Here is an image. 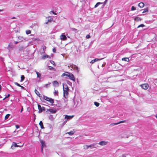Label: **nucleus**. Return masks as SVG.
I'll return each instance as SVG.
<instances>
[{"instance_id": "1", "label": "nucleus", "mask_w": 157, "mask_h": 157, "mask_svg": "<svg viewBox=\"0 0 157 157\" xmlns=\"http://www.w3.org/2000/svg\"><path fill=\"white\" fill-rule=\"evenodd\" d=\"M43 98L44 100L49 102L50 104V105L54 103V100L51 98H49L46 96L43 95Z\"/></svg>"}, {"instance_id": "2", "label": "nucleus", "mask_w": 157, "mask_h": 157, "mask_svg": "<svg viewBox=\"0 0 157 157\" xmlns=\"http://www.w3.org/2000/svg\"><path fill=\"white\" fill-rule=\"evenodd\" d=\"M63 96L66 98H67L68 97V92L69 91V89L67 86L66 88H64L63 86Z\"/></svg>"}, {"instance_id": "3", "label": "nucleus", "mask_w": 157, "mask_h": 157, "mask_svg": "<svg viewBox=\"0 0 157 157\" xmlns=\"http://www.w3.org/2000/svg\"><path fill=\"white\" fill-rule=\"evenodd\" d=\"M38 107L39 110L38 113H41L43 110L44 111L45 110V108L44 107H41V105L39 104L38 105Z\"/></svg>"}, {"instance_id": "4", "label": "nucleus", "mask_w": 157, "mask_h": 157, "mask_svg": "<svg viewBox=\"0 0 157 157\" xmlns=\"http://www.w3.org/2000/svg\"><path fill=\"white\" fill-rule=\"evenodd\" d=\"M21 146H19L17 145V143L15 142H13L11 146V148L13 149L15 147H21Z\"/></svg>"}, {"instance_id": "5", "label": "nucleus", "mask_w": 157, "mask_h": 157, "mask_svg": "<svg viewBox=\"0 0 157 157\" xmlns=\"http://www.w3.org/2000/svg\"><path fill=\"white\" fill-rule=\"evenodd\" d=\"M68 77L69 78L74 81H75V78L73 75L71 73H69V75Z\"/></svg>"}, {"instance_id": "6", "label": "nucleus", "mask_w": 157, "mask_h": 157, "mask_svg": "<svg viewBox=\"0 0 157 157\" xmlns=\"http://www.w3.org/2000/svg\"><path fill=\"white\" fill-rule=\"evenodd\" d=\"M40 142L41 144V150L42 151H43V148L44 147H45V142L44 140H40Z\"/></svg>"}, {"instance_id": "7", "label": "nucleus", "mask_w": 157, "mask_h": 157, "mask_svg": "<svg viewBox=\"0 0 157 157\" xmlns=\"http://www.w3.org/2000/svg\"><path fill=\"white\" fill-rule=\"evenodd\" d=\"M141 87L144 90H147L148 87L149 86L147 84H144L140 85Z\"/></svg>"}, {"instance_id": "8", "label": "nucleus", "mask_w": 157, "mask_h": 157, "mask_svg": "<svg viewBox=\"0 0 157 157\" xmlns=\"http://www.w3.org/2000/svg\"><path fill=\"white\" fill-rule=\"evenodd\" d=\"M60 39L65 40L67 39V38L65 35L62 34L60 36Z\"/></svg>"}, {"instance_id": "9", "label": "nucleus", "mask_w": 157, "mask_h": 157, "mask_svg": "<svg viewBox=\"0 0 157 157\" xmlns=\"http://www.w3.org/2000/svg\"><path fill=\"white\" fill-rule=\"evenodd\" d=\"M107 1H105L104 3H101L100 2H98L97 3V4L95 5L94 7L95 8L97 7H98L99 5L103 4V6H104L105 5V4L107 2Z\"/></svg>"}, {"instance_id": "10", "label": "nucleus", "mask_w": 157, "mask_h": 157, "mask_svg": "<svg viewBox=\"0 0 157 157\" xmlns=\"http://www.w3.org/2000/svg\"><path fill=\"white\" fill-rule=\"evenodd\" d=\"M52 19L51 17L49 16L48 17L46 18V20L47 21L46 22V24L48 23V22H51V21L52 20Z\"/></svg>"}, {"instance_id": "11", "label": "nucleus", "mask_w": 157, "mask_h": 157, "mask_svg": "<svg viewBox=\"0 0 157 157\" xmlns=\"http://www.w3.org/2000/svg\"><path fill=\"white\" fill-rule=\"evenodd\" d=\"M48 111L52 113H54L56 112V109H49Z\"/></svg>"}, {"instance_id": "12", "label": "nucleus", "mask_w": 157, "mask_h": 157, "mask_svg": "<svg viewBox=\"0 0 157 157\" xmlns=\"http://www.w3.org/2000/svg\"><path fill=\"white\" fill-rule=\"evenodd\" d=\"M74 117V115L69 116L66 115L65 116V119H67V120H69L72 118Z\"/></svg>"}, {"instance_id": "13", "label": "nucleus", "mask_w": 157, "mask_h": 157, "mask_svg": "<svg viewBox=\"0 0 157 157\" xmlns=\"http://www.w3.org/2000/svg\"><path fill=\"white\" fill-rule=\"evenodd\" d=\"M125 121H126L125 120L122 121H120V122H119L117 123H112L111 124V125H117V124H120V123L125 122Z\"/></svg>"}, {"instance_id": "14", "label": "nucleus", "mask_w": 157, "mask_h": 157, "mask_svg": "<svg viewBox=\"0 0 157 157\" xmlns=\"http://www.w3.org/2000/svg\"><path fill=\"white\" fill-rule=\"evenodd\" d=\"M107 143V142H105V141H101L100 142L99 144L101 145V146H103V145H106Z\"/></svg>"}, {"instance_id": "15", "label": "nucleus", "mask_w": 157, "mask_h": 157, "mask_svg": "<svg viewBox=\"0 0 157 157\" xmlns=\"http://www.w3.org/2000/svg\"><path fill=\"white\" fill-rule=\"evenodd\" d=\"M52 83L53 85L55 86H58L59 85V82L57 81H56L53 82Z\"/></svg>"}, {"instance_id": "16", "label": "nucleus", "mask_w": 157, "mask_h": 157, "mask_svg": "<svg viewBox=\"0 0 157 157\" xmlns=\"http://www.w3.org/2000/svg\"><path fill=\"white\" fill-rule=\"evenodd\" d=\"M144 3L143 2H140L138 4V6L140 8H142L144 6Z\"/></svg>"}, {"instance_id": "17", "label": "nucleus", "mask_w": 157, "mask_h": 157, "mask_svg": "<svg viewBox=\"0 0 157 157\" xmlns=\"http://www.w3.org/2000/svg\"><path fill=\"white\" fill-rule=\"evenodd\" d=\"M39 124L40 125L41 128L42 129H43L44 128V127L42 121H40Z\"/></svg>"}, {"instance_id": "18", "label": "nucleus", "mask_w": 157, "mask_h": 157, "mask_svg": "<svg viewBox=\"0 0 157 157\" xmlns=\"http://www.w3.org/2000/svg\"><path fill=\"white\" fill-rule=\"evenodd\" d=\"M35 92L36 94L39 97H40V94L39 93V92L36 89H35Z\"/></svg>"}, {"instance_id": "19", "label": "nucleus", "mask_w": 157, "mask_h": 157, "mask_svg": "<svg viewBox=\"0 0 157 157\" xmlns=\"http://www.w3.org/2000/svg\"><path fill=\"white\" fill-rule=\"evenodd\" d=\"M134 20L137 21H140L141 20V19L137 16L134 18Z\"/></svg>"}, {"instance_id": "20", "label": "nucleus", "mask_w": 157, "mask_h": 157, "mask_svg": "<svg viewBox=\"0 0 157 157\" xmlns=\"http://www.w3.org/2000/svg\"><path fill=\"white\" fill-rule=\"evenodd\" d=\"M99 60V59H97V58L95 59L92 60L90 61V63L93 64V63H94L95 62Z\"/></svg>"}, {"instance_id": "21", "label": "nucleus", "mask_w": 157, "mask_h": 157, "mask_svg": "<svg viewBox=\"0 0 157 157\" xmlns=\"http://www.w3.org/2000/svg\"><path fill=\"white\" fill-rule=\"evenodd\" d=\"M69 73H70L68 72H65L63 73L62 75L63 76H67L68 77L69 75Z\"/></svg>"}, {"instance_id": "22", "label": "nucleus", "mask_w": 157, "mask_h": 157, "mask_svg": "<svg viewBox=\"0 0 157 157\" xmlns=\"http://www.w3.org/2000/svg\"><path fill=\"white\" fill-rule=\"evenodd\" d=\"M54 95H56L58 96L59 92L57 90H55V91L54 92Z\"/></svg>"}, {"instance_id": "23", "label": "nucleus", "mask_w": 157, "mask_h": 157, "mask_svg": "<svg viewBox=\"0 0 157 157\" xmlns=\"http://www.w3.org/2000/svg\"><path fill=\"white\" fill-rule=\"evenodd\" d=\"M122 60L123 61H125L127 62H128L129 60V58H123L122 59Z\"/></svg>"}, {"instance_id": "24", "label": "nucleus", "mask_w": 157, "mask_h": 157, "mask_svg": "<svg viewBox=\"0 0 157 157\" xmlns=\"http://www.w3.org/2000/svg\"><path fill=\"white\" fill-rule=\"evenodd\" d=\"M36 73L37 75V77L39 78H40L41 76V74L37 71L36 72Z\"/></svg>"}, {"instance_id": "25", "label": "nucleus", "mask_w": 157, "mask_h": 157, "mask_svg": "<svg viewBox=\"0 0 157 157\" xmlns=\"http://www.w3.org/2000/svg\"><path fill=\"white\" fill-rule=\"evenodd\" d=\"M148 8L147 7L145 8H144V11L142 13H144L147 12L148 11Z\"/></svg>"}, {"instance_id": "26", "label": "nucleus", "mask_w": 157, "mask_h": 157, "mask_svg": "<svg viewBox=\"0 0 157 157\" xmlns=\"http://www.w3.org/2000/svg\"><path fill=\"white\" fill-rule=\"evenodd\" d=\"M49 57V56L48 55H44L42 56V59H44L46 58H47Z\"/></svg>"}, {"instance_id": "27", "label": "nucleus", "mask_w": 157, "mask_h": 157, "mask_svg": "<svg viewBox=\"0 0 157 157\" xmlns=\"http://www.w3.org/2000/svg\"><path fill=\"white\" fill-rule=\"evenodd\" d=\"M10 114H6L5 117V120H7V119L10 116Z\"/></svg>"}, {"instance_id": "28", "label": "nucleus", "mask_w": 157, "mask_h": 157, "mask_svg": "<svg viewBox=\"0 0 157 157\" xmlns=\"http://www.w3.org/2000/svg\"><path fill=\"white\" fill-rule=\"evenodd\" d=\"M25 78V77L24 75H22L21 76V82L23 81Z\"/></svg>"}, {"instance_id": "29", "label": "nucleus", "mask_w": 157, "mask_h": 157, "mask_svg": "<svg viewBox=\"0 0 157 157\" xmlns=\"http://www.w3.org/2000/svg\"><path fill=\"white\" fill-rule=\"evenodd\" d=\"M88 147H92L93 148H95L96 147H94V144H91L89 145H88Z\"/></svg>"}, {"instance_id": "30", "label": "nucleus", "mask_w": 157, "mask_h": 157, "mask_svg": "<svg viewBox=\"0 0 157 157\" xmlns=\"http://www.w3.org/2000/svg\"><path fill=\"white\" fill-rule=\"evenodd\" d=\"M26 34H27V35L31 33V30H27L26 31Z\"/></svg>"}, {"instance_id": "31", "label": "nucleus", "mask_w": 157, "mask_h": 157, "mask_svg": "<svg viewBox=\"0 0 157 157\" xmlns=\"http://www.w3.org/2000/svg\"><path fill=\"white\" fill-rule=\"evenodd\" d=\"M94 104L97 107H98L100 104L98 102L96 101L94 102Z\"/></svg>"}, {"instance_id": "32", "label": "nucleus", "mask_w": 157, "mask_h": 157, "mask_svg": "<svg viewBox=\"0 0 157 157\" xmlns=\"http://www.w3.org/2000/svg\"><path fill=\"white\" fill-rule=\"evenodd\" d=\"M67 133L68 134L70 135H72L74 134V132L73 131H71L67 132Z\"/></svg>"}, {"instance_id": "33", "label": "nucleus", "mask_w": 157, "mask_h": 157, "mask_svg": "<svg viewBox=\"0 0 157 157\" xmlns=\"http://www.w3.org/2000/svg\"><path fill=\"white\" fill-rule=\"evenodd\" d=\"M51 84V83L50 82H48V84H45V85H44V86L46 87H48L49 86L50 84Z\"/></svg>"}, {"instance_id": "34", "label": "nucleus", "mask_w": 157, "mask_h": 157, "mask_svg": "<svg viewBox=\"0 0 157 157\" xmlns=\"http://www.w3.org/2000/svg\"><path fill=\"white\" fill-rule=\"evenodd\" d=\"M83 148H84V149H87L89 148V147H88V145H84L83 146Z\"/></svg>"}, {"instance_id": "35", "label": "nucleus", "mask_w": 157, "mask_h": 157, "mask_svg": "<svg viewBox=\"0 0 157 157\" xmlns=\"http://www.w3.org/2000/svg\"><path fill=\"white\" fill-rule=\"evenodd\" d=\"M144 26H145V25H144L143 24H141L140 25H139L138 26L137 28H139L140 27H144Z\"/></svg>"}, {"instance_id": "36", "label": "nucleus", "mask_w": 157, "mask_h": 157, "mask_svg": "<svg viewBox=\"0 0 157 157\" xmlns=\"http://www.w3.org/2000/svg\"><path fill=\"white\" fill-rule=\"evenodd\" d=\"M49 13L50 14H53L55 15H56V13H55L54 11H51L49 12Z\"/></svg>"}, {"instance_id": "37", "label": "nucleus", "mask_w": 157, "mask_h": 157, "mask_svg": "<svg viewBox=\"0 0 157 157\" xmlns=\"http://www.w3.org/2000/svg\"><path fill=\"white\" fill-rule=\"evenodd\" d=\"M136 10V8L134 6H132L131 8V10L132 11H133L135 10Z\"/></svg>"}, {"instance_id": "38", "label": "nucleus", "mask_w": 157, "mask_h": 157, "mask_svg": "<svg viewBox=\"0 0 157 157\" xmlns=\"http://www.w3.org/2000/svg\"><path fill=\"white\" fill-rule=\"evenodd\" d=\"M10 96V94H8V95H7V96H6L5 98H4L3 99V100H5L6 98H9Z\"/></svg>"}, {"instance_id": "39", "label": "nucleus", "mask_w": 157, "mask_h": 157, "mask_svg": "<svg viewBox=\"0 0 157 157\" xmlns=\"http://www.w3.org/2000/svg\"><path fill=\"white\" fill-rule=\"evenodd\" d=\"M70 66L71 67L73 68L74 67H75V65H74L73 64H70Z\"/></svg>"}, {"instance_id": "40", "label": "nucleus", "mask_w": 157, "mask_h": 157, "mask_svg": "<svg viewBox=\"0 0 157 157\" xmlns=\"http://www.w3.org/2000/svg\"><path fill=\"white\" fill-rule=\"evenodd\" d=\"M14 84L15 85H17V86H19V87H20V86H21V85L20 84H19V83H17V82H14Z\"/></svg>"}, {"instance_id": "41", "label": "nucleus", "mask_w": 157, "mask_h": 157, "mask_svg": "<svg viewBox=\"0 0 157 157\" xmlns=\"http://www.w3.org/2000/svg\"><path fill=\"white\" fill-rule=\"evenodd\" d=\"M50 62L53 65H55L56 64H55V62L51 60L50 61Z\"/></svg>"}, {"instance_id": "42", "label": "nucleus", "mask_w": 157, "mask_h": 157, "mask_svg": "<svg viewBox=\"0 0 157 157\" xmlns=\"http://www.w3.org/2000/svg\"><path fill=\"white\" fill-rule=\"evenodd\" d=\"M72 68L74 69H76V70H77L78 71V67H77L76 65H75V67H74L73 68Z\"/></svg>"}, {"instance_id": "43", "label": "nucleus", "mask_w": 157, "mask_h": 157, "mask_svg": "<svg viewBox=\"0 0 157 157\" xmlns=\"http://www.w3.org/2000/svg\"><path fill=\"white\" fill-rule=\"evenodd\" d=\"M90 37V35L88 34L86 35V37L87 39H89Z\"/></svg>"}, {"instance_id": "44", "label": "nucleus", "mask_w": 157, "mask_h": 157, "mask_svg": "<svg viewBox=\"0 0 157 157\" xmlns=\"http://www.w3.org/2000/svg\"><path fill=\"white\" fill-rule=\"evenodd\" d=\"M48 68L50 69V70H52V69H53V67H52V66H48Z\"/></svg>"}, {"instance_id": "45", "label": "nucleus", "mask_w": 157, "mask_h": 157, "mask_svg": "<svg viewBox=\"0 0 157 157\" xmlns=\"http://www.w3.org/2000/svg\"><path fill=\"white\" fill-rule=\"evenodd\" d=\"M23 49V47H21L20 48L19 50L20 51H21Z\"/></svg>"}, {"instance_id": "46", "label": "nucleus", "mask_w": 157, "mask_h": 157, "mask_svg": "<svg viewBox=\"0 0 157 157\" xmlns=\"http://www.w3.org/2000/svg\"><path fill=\"white\" fill-rule=\"evenodd\" d=\"M72 31H76L77 30V29L75 28H72Z\"/></svg>"}, {"instance_id": "47", "label": "nucleus", "mask_w": 157, "mask_h": 157, "mask_svg": "<svg viewBox=\"0 0 157 157\" xmlns=\"http://www.w3.org/2000/svg\"><path fill=\"white\" fill-rule=\"evenodd\" d=\"M52 51L53 52L55 53L56 52V49L55 48H53L52 49Z\"/></svg>"}, {"instance_id": "48", "label": "nucleus", "mask_w": 157, "mask_h": 157, "mask_svg": "<svg viewBox=\"0 0 157 157\" xmlns=\"http://www.w3.org/2000/svg\"><path fill=\"white\" fill-rule=\"evenodd\" d=\"M15 127L16 128L18 129L19 128V126L18 125H16Z\"/></svg>"}, {"instance_id": "49", "label": "nucleus", "mask_w": 157, "mask_h": 157, "mask_svg": "<svg viewBox=\"0 0 157 157\" xmlns=\"http://www.w3.org/2000/svg\"><path fill=\"white\" fill-rule=\"evenodd\" d=\"M20 87H21L22 89H24V87L23 86L21 85L20 86Z\"/></svg>"}, {"instance_id": "50", "label": "nucleus", "mask_w": 157, "mask_h": 157, "mask_svg": "<svg viewBox=\"0 0 157 157\" xmlns=\"http://www.w3.org/2000/svg\"><path fill=\"white\" fill-rule=\"evenodd\" d=\"M18 43V41H15V42L14 44H17Z\"/></svg>"}, {"instance_id": "51", "label": "nucleus", "mask_w": 157, "mask_h": 157, "mask_svg": "<svg viewBox=\"0 0 157 157\" xmlns=\"http://www.w3.org/2000/svg\"><path fill=\"white\" fill-rule=\"evenodd\" d=\"M1 85H0V91H1Z\"/></svg>"}, {"instance_id": "52", "label": "nucleus", "mask_w": 157, "mask_h": 157, "mask_svg": "<svg viewBox=\"0 0 157 157\" xmlns=\"http://www.w3.org/2000/svg\"><path fill=\"white\" fill-rule=\"evenodd\" d=\"M15 17H13V18H11L12 19H15Z\"/></svg>"}, {"instance_id": "53", "label": "nucleus", "mask_w": 157, "mask_h": 157, "mask_svg": "<svg viewBox=\"0 0 157 157\" xmlns=\"http://www.w3.org/2000/svg\"><path fill=\"white\" fill-rule=\"evenodd\" d=\"M23 108H22L21 110V112H22V111H23Z\"/></svg>"}, {"instance_id": "54", "label": "nucleus", "mask_w": 157, "mask_h": 157, "mask_svg": "<svg viewBox=\"0 0 157 157\" xmlns=\"http://www.w3.org/2000/svg\"><path fill=\"white\" fill-rule=\"evenodd\" d=\"M155 117L157 118V114L155 115Z\"/></svg>"}, {"instance_id": "55", "label": "nucleus", "mask_w": 157, "mask_h": 157, "mask_svg": "<svg viewBox=\"0 0 157 157\" xmlns=\"http://www.w3.org/2000/svg\"><path fill=\"white\" fill-rule=\"evenodd\" d=\"M2 11V10H0V12L1 11Z\"/></svg>"}, {"instance_id": "56", "label": "nucleus", "mask_w": 157, "mask_h": 157, "mask_svg": "<svg viewBox=\"0 0 157 157\" xmlns=\"http://www.w3.org/2000/svg\"><path fill=\"white\" fill-rule=\"evenodd\" d=\"M67 122V121H65V122Z\"/></svg>"}]
</instances>
